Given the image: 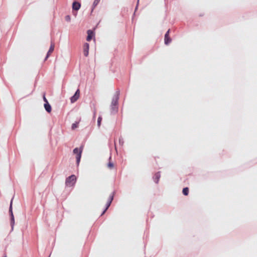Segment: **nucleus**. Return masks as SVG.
<instances>
[{"instance_id":"nucleus-8","label":"nucleus","mask_w":257,"mask_h":257,"mask_svg":"<svg viewBox=\"0 0 257 257\" xmlns=\"http://www.w3.org/2000/svg\"><path fill=\"white\" fill-rule=\"evenodd\" d=\"M113 198V197L112 195H111L109 196L108 201L106 204V207L105 209H104V210L103 211V212H102L101 215H103L105 213V212L107 210V209L108 208V207H109V206L110 205V204L111 203Z\"/></svg>"},{"instance_id":"nucleus-10","label":"nucleus","mask_w":257,"mask_h":257,"mask_svg":"<svg viewBox=\"0 0 257 257\" xmlns=\"http://www.w3.org/2000/svg\"><path fill=\"white\" fill-rule=\"evenodd\" d=\"M93 32L91 31V30H88L87 31V38H86V40L87 41H90L92 38V37L93 36Z\"/></svg>"},{"instance_id":"nucleus-2","label":"nucleus","mask_w":257,"mask_h":257,"mask_svg":"<svg viewBox=\"0 0 257 257\" xmlns=\"http://www.w3.org/2000/svg\"><path fill=\"white\" fill-rule=\"evenodd\" d=\"M76 180V177L74 175H72L66 179L65 184L67 186L72 187L75 184Z\"/></svg>"},{"instance_id":"nucleus-5","label":"nucleus","mask_w":257,"mask_h":257,"mask_svg":"<svg viewBox=\"0 0 257 257\" xmlns=\"http://www.w3.org/2000/svg\"><path fill=\"white\" fill-rule=\"evenodd\" d=\"M55 48V44L53 42H51V45L49 48V50L47 53V56L45 58V60L48 59L49 56L51 54V53L53 52Z\"/></svg>"},{"instance_id":"nucleus-13","label":"nucleus","mask_w":257,"mask_h":257,"mask_svg":"<svg viewBox=\"0 0 257 257\" xmlns=\"http://www.w3.org/2000/svg\"><path fill=\"white\" fill-rule=\"evenodd\" d=\"M12 200L11 201V205H10V212L11 213L12 221H14V215H13V214L12 212Z\"/></svg>"},{"instance_id":"nucleus-3","label":"nucleus","mask_w":257,"mask_h":257,"mask_svg":"<svg viewBox=\"0 0 257 257\" xmlns=\"http://www.w3.org/2000/svg\"><path fill=\"white\" fill-rule=\"evenodd\" d=\"M118 100V95H116L113 98L111 104V109L112 112H116L117 111Z\"/></svg>"},{"instance_id":"nucleus-19","label":"nucleus","mask_w":257,"mask_h":257,"mask_svg":"<svg viewBox=\"0 0 257 257\" xmlns=\"http://www.w3.org/2000/svg\"><path fill=\"white\" fill-rule=\"evenodd\" d=\"M43 99H44V101L46 102V103H48V101H47V99H46V98L45 97V96L44 95L43 96Z\"/></svg>"},{"instance_id":"nucleus-18","label":"nucleus","mask_w":257,"mask_h":257,"mask_svg":"<svg viewBox=\"0 0 257 257\" xmlns=\"http://www.w3.org/2000/svg\"><path fill=\"white\" fill-rule=\"evenodd\" d=\"M101 121V118L100 117H99L97 119V123H98V126H99L100 125Z\"/></svg>"},{"instance_id":"nucleus-7","label":"nucleus","mask_w":257,"mask_h":257,"mask_svg":"<svg viewBox=\"0 0 257 257\" xmlns=\"http://www.w3.org/2000/svg\"><path fill=\"white\" fill-rule=\"evenodd\" d=\"M169 33H170V30H168L165 35L164 41H165V43L166 45H168L171 41V38L169 37Z\"/></svg>"},{"instance_id":"nucleus-21","label":"nucleus","mask_w":257,"mask_h":257,"mask_svg":"<svg viewBox=\"0 0 257 257\" xmlns=\"http://www.w3.org/2000/svg\"><path fill=\"white\" fill-rule=\"evenodd\" d=\"M156 178L159 179V177H160V175L158 173L157 174H156Z\"/></svg>"},{"instance_id":"nucleus-4","label":"nucleus","mask_w":257,"mask_h":257,"mask_svg":"<svg viewBox=\"0 0 257 257\" xmlns=\"http://www.w3.org/2000/svg\"><path fill=\"white\" fill-rule=\"evenodd\" d=\"M80 96V90L79 89H77L75 92L74 95L72 96L70 98V100L71 103H74L77 100Z\"/></svg>"},{"instance_id":"nucleus-14","label":"nucleus","mask_w":257,"mask_h":257,"mask_svg":"<svg viewBox=\"0 0 257 257\" xmlns=\"http://www.w3.org/2000/svg\"><path fill=\"white\" fill-rule=\"evenodd\" d=\"M107 166L109 169H111L113 168L114 165L112 162H111L110 161H109V163L107 164Z\"/></svg>"},{"instance_id":"nucleus-9","label":"nucleus","mask_w":257,"mask_h":257,"mask_svg":"<svg viewBox=\"0 0 257 257\" xmlns=\"http://www.w3.org/2000/svg\"><path fill=\"white\" fill-rule=\"evenodd\" d=\"M81 7V4L79 3L75 2H73L72 5V9L73 10L78 11Z\"/></svg>"},{"instance_id":"nucleus-17","label":"nucleus","mask_w":257,"mask_h":257,"mask_svg":"<svg viewBox=\"0 0 257 257\" xmlns=\"http://www.w3.org/2000/svg\"><path fill=\"white\" fill-rule=\"evenodd\" d=\"M65 20H66V21H67V22H69V21H70V20H71L70 16H69V15L66 16L65 17Z\"/></svg>"},{"instance_id":"nucleus-1","label":"nucleus","mask_w":257,"mask_h":257,"mask_svg":"<svg viewBox=\"0 0 257 257\" xmlns=\"http://www.w3.org/2000/svg\"><path fill=\"white\" fill-rule=\"evenodd\" d=\"M82 150V147H80V148H76L73 151V154L76 155V163L78 166L80 161Z\"/></svg>"},{"instance_id":"nucleus-15","label":"nucleus","mask_w":257,"mask_h":257,"mask_svg":"<svg viewBox=\"0 0 257 257\" xmlns=\"http://www.w3.org/2000/svg\"><path fill=\"white\" fill-rule=\"evenodd\" d=\"M78 122H75V123H73L72 125V129L74 130L76 128H77L78 127Z\"/></svg>"},{"instance_id":"nucleus-20","label":"nucleus","mask_w":257,"mask_h":257,"mask_svg":"<svg viewBox=\"0 0 257 257\" xmlns=\"http://www.w3.org/2000/svg\"><path fill=\"white\" fill-rule=\"evenodd\" d=\"M119 143L120 145H121V146L123 145V142L121 141V139H119Z\"/></svg>"},{"instance_id":"nucleus-6","label":"nucleus","mask_w":257,"mask_h":257,"mask_svg":"<svg viewBox=\"0 0 257 257\" xmlns=\"http://www.w3.org/2000/svg\"><path fill=\"white\" fill-rule=\"evenodd\" d=\"M89 45L88 43H85L83 46L84 55L87 57L89 54Z\"/></svg>"},{"instance_id":"nucleus-16","label":"nucleus","mask_w":257,"mask_h":257,"mask_svg":"<svg viewBox=\"0 0 257 257\" xmlns=\"http://www.w3.org/2000/svg\"><path fill=\"white\" fill-rule=\"evenodd\" d=\"M99 1H100V0H94V1L93 2V6L94 8L95 7L98 5Z\"/></svg>"},{"instance_id":"nucleus-12","label":"nucleus","mask_w":257,"mask_h":257,"mask_svg":"<svg viewBox=\"0 0 257 257\" xmlns=\"http://www.w3.org/2000/svg\"><path fill=\"white\" fill-rule=\"evenodd\" d=\"M182 192H183V194L184 195H185V196L188 195V193H189V189H188V187H186V188H183Z\"/></svg>"},{"instance_id":"nucleus-11","label":"nucleus","mask_w":257,"mask_h":257,"mask_svg":"<svg viewBox=\"0 0 257 257\" xmlns=\"http://www.w3.org/2000/svg\"><path fill=\"white\" fill-rule=\"evenodd\" d=\"M44 107L46 110L48 112H50L51 111V105L49 104V103H45L44 104Z\"/></svg>"}]
</instances>
